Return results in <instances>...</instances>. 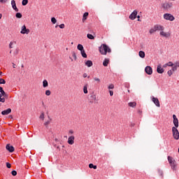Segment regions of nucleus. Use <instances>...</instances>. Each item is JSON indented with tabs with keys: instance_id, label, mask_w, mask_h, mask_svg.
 Instances as JSON below:
<instances>
[{
	"instance_id": "nucleus-1",
	"label": "nucleus",
	"mask_w": 179,
	"mask_h": 179,
	"mask_svg": "<svg viewBox=\"0 0 179 179\" xmlns=\"http://www.w3.org/2000/svg\"><path fill=\"white\" fill-rule=\"evenodd\" d=\"M99 51L101 55H107V52H111V48H110V47L106 44H102L99 48Z\"/></svg>"
},
{
	"instance_id": "nucleus-2",
	"label": "nucleus",
	"mask_w": 179,
	"mask_h": 179,
	"mask_svg": "<svg viewBox=\"0 0 179 179\" xmlns=\"http://www.w3.org/2000/svg\"><path fill=\"white\" fill-rule=\"evenodd\" d=\"M174 4L171 1H167L162 4V8L164 10H170V9L173 8Z\"/></svg>"
},
{
	"instance_id": "nucleus-3",
	"label": "nucleus",
	"mask_w": 179,
	"mask_h": 179,
	"mask_svg": "<svg viewBox=\"0 0 179 179\" xmlns=\"http://www.w3.org/2000/svg\"><path fill=\"white\" fill-rule=\"evenodd\" d=\"M164 19H165V20H169V22H173V20H176V17H174V15L170 13L164 14Z\"/></svg>"
},
{
	"instance_id": "nucleus-4",
	"label": "nucleus",
	"mask_w": 179,
	"mask_h": 179,
	"mask_svg": "<svg viewBox=\"0 0 179 179\" xmlns=\"http://www.w3.org/2000/svg\"><path fill=\"white\" fill-rule=\"evenodd\" d=\"M172 134H173V136L174 138V139H176V141L179 140V132H178V129H177V127H172Z\"/></svg>"
},
{
	"instance_id": "nucleus-5",
	"label": "nucleus",
	"mask_w": 179,
	"mask_h": 179,
	"mask_svg": "<svg viewBox=\"0 0 179 179\" xmlns=\"http://www.w3.org/2000/svg\"><path fill=\"white\" fill-rule=\"evenodd\" d=\"M21 34H29V33H30V29H27L26 27V25H23L21 27V31H20Z\"/></svg>"
},
{
	"instance_id": "nucleus-6",
	"label": "nucleus",
	"mask_w": 179,
	"mask_h": 179,
	"mask_svg": "<svg viewBox=\"0 0 179 179\" xmlns=\"http://www.w3.org/2000/svg\"><path fill=\"white\" fill-rule=\"evenodd\" d=\"M173 124L175 127L174 128H178L179 124H178V119L177 118V116L176 115H173Z\"/></svg>"
},
{
	"instance_id": "nucleus-7",
	"label": "nucleus",
	"mask_w": 179,
	"mask_h": 179,
	"mask_svg": "<svg viewBox=\"0 0 179 179\" xmlns=\"http://www.w3.org/2000/svg\"><path fill=\"white\" fill-rule=\"evenodd\" d=\"M137 15H138V11L135 10L131 13V14L129 15V19H131V20H135V19H136Z\"/></svg>"
},
{
	"instance_id": "nucleus-8",
	"label": "nucleus",
	"mask_w": 179,
	"mask_h": 179,
	"mask_svg": "<svg viewBox=\"0 0 179 179\" xmlns=\"http://www.w3.org/2000/svg\"><path fill=\"white\" fill-rule=\"evenodd\" d=\"M67 143H69V145H73V143H75V136H69L68 138Z\"/></svg>"
},
{
	"instance_id": "nucleus-9",
	"label": "nucleus",
	"mask_w": 179,
	"mask_h": 179,
	"mask_svg": "<svg viewBox=\"0 0 179 179\" xmlns=\"http://www.w3.org/2000/svg\"><path fill=\"white\" fill-rule=\"evenodd\" d=\"M6 149L10 153L15 152V148H13V145H10V144H7L6 146Z\"/></svg>"
},
{
	"instance_id": "nucleus-10",
	"label": "nucleus",
	"mask_w": 179,
	"mask_h": 179,
	"mask_svg": "<svg viewBox=\"0 0 179 179\" xmlns=\"http://www.w3.org/2000/svg\"><path fill=\"white\" fill-rule=\"evenodd\" d=\"M154 27H155V31H163V30H164V27H163V26H162V25H160V24H155V26H154Z\"/></svg>"
},
{
	"instance_id": "nucleus-11",
	"label": "nucleus",
	"mask_w": 179,
	"mask_h": 179,
	"mask_svg": "<svg viewBox=\"0 0 179 179\" xmlns=\"http://www.w3.org/2000/svg\"><path fill=\"white\" fill-rule=\"evenodd\" d=\"M11 5H12L13 9H14L15 12H19V8L16 7V1L15 0L11 1Z\"/></svg>"
},
{
	"instance_id": "nucleus-12",
	"label": "nucleus",
	"mask_w": 179,
	"mask_h": 179,
	"mask_svg": "<svg viewBox=\"0 0 179 179\" xmlns=\"http://www.w3.org/2000/svg\"><path fill=\"white\" fill-rule=\"evenodd\" d=\"M145 71L148 73V75H152V73H153V70L152 69V67L149 66L145 67Z\"/></svg>"
},
{
	"instance_id": "nucleus-13",
	"label": "nucleus",
	"mask_w": 179,
	"mask_h": 179,
	"mask_svg": "<svg viewBox=\"0 0 179 179\" xmlns=\"http://www.w3.org/2000/svg\"><path fill=\"white\" fill-rule=\"evenodd\" d=\"M152 101H153L154 104H155V106H157V107H160V101H159V99H157L156 97H152Z\"/></svg>"
},
{
	"instance_id": "nucleus-14",
	"label": "nucleus",
	"mask_w": 179,
	"mask_h": 179,
	"mask_svg": "<svg viewBox=\"0 0 179 179\" xmlns=\"http://www.w3.org/2000/svg\"><path fill=\"white\" fill-rule=\"evenodd\" d=\"M170 165L173 171H176V170H177V162H176V160H173V162L170 164Z\"/></svg>"
},
{
	"instance_id": "nucleus-15",
	"label": "nucleus",
	"mask_w": 179,
	"mask_h": 179,
	"mask_svg": "<svg viewBox=\"0 0 179 179\" xmlns=\"http://www.w3.org/2000/svg\"><path fill=\"white\" fill-rule=\"evenodd\" d=\"M12 113V109L8 108L7 110H3L1 112L2 115H8V114H10Z\"/></svg>"
},
{
	"instance_id": "nucleus-16",
	"label": "nucleus",
	"mask_w": 179,
	"mask_h": 179,
	"mask_svg": "<svg viewBox=\"0 0 179 179\" xmlns=\"http://www.w3.org/2000/svg\"><path fill=\"white\" fill-rule=\"evenodd\" d=\"M159 34L163 37H170V33L164 32V31H160Z\"/></svg>"
},
{
	"instance_id": "nucleus-17",
	"label": "nucleus",
	"mask_w": 179,
	"mask_h": 179,
	"mask_svg": "<svg viewBox=\"0 0 179 179\" xmlns=\"http://www.w3.org/2000/svg\"><path fill=\"white\" fill-rule=\"evenodd\" d=\"M157 72H158V73H163V72H164V69H163L161 65H158Z\"/></svg>"
},
{
	"instance_id": "nucleus-18",
	"label": "nucleus",
	"mask_w": 179,
	"mask_h": 179,
	"mask_svg": "<svg viewBox=\"0 0 179 179\" xmlns=\"http://www.w3.org/2000/svg\"><path fill=\"white\" fill-rule=\"evenodd\" d=\"M110 64V59L106 58L104 59L103 62V66H108V64Z\"/></svg>"
},
{
	"instance_id": "nucleus-19",
	"label": "nucleus",
	"mask_w": 179,
	"mask_h": 179,
	"mask_svg": "<svg viewBox=\"0 0 179 179\" xmlns=\"http://www.w3.org/2000/svg\"><path fill=\"white\" fill-rule=\"evenodd\" d=\"M87 16H89V13L85 12L83 14V19H82V21H83V23H85V21L87 19Z\"/></svg>"
},
{
	"instance_id": "nucleus-20",
	"label": "nucleus",
	"mask_w": 179,
	"mask_h": 179,
	"mask_svg": "<svg viewBox=\"0 0 179 179\" xmlns=\"http://www.w3.org/2000/svg\"><path fill=\"white\" fill-rule=\"evenodd\" d=\"M85 65L86 66H88V68H90V66H93V62H92L91 60H87L85 62Z\"/></svg>"
},
{
	"instance_id": "nucleus-21",
	"label": "nucleus",
	"mask_w": 179,
	"mask_h": 179,
	"mask_svg": "<svg viewBox=\"0 0 179 179\" xmlns=\"http://www.w3.org/2000/svg\"><path fill=\"white\" fill-rule=\"evenodd\" d=\"M0 96H3V97H6L8 98V94H6V92H5V91L3 90L2 91L0 92Z\"/></svg>"
},
{
	"instance_id": "nucleus-22",
	"label": "nucleus",
	"mask_w": 179,
	"mask_h": 179,
	"mask_svg": "<svg viewBox=\"0 0 179 179\" xmlns=\"http://www.w3.org/2000/svg\"><path fill=\"white\" fill-rule=\"evenodd\" d=\"M168 162L169 164H171V163H174V159L171 156H168Z\"/></svg>"
},
{
	"instance_id": "nucleus-23",
	"label": "nucleus",
	"mask_w": 179,
	"mask_h": 179,
	"mask_svg": "<svg viewBox=\"0 0 179 179\" xmlns=\"http://www.w3.org/2000/svg\"><path fill=\"white\" fill-rule=\"evenodd\" d=\"M43 87H48V81H47V80H44L43 81Z\"/></svg>"
},
{
	"instance_id": "nucleus-24",
	"label": "nucleus",
	"mask_w": 179,
	"mask_h": 179,
	"mask_svg": "<svg viewBox=\"0 0 179 179\" xmlns=\"http://www.w3.org/2000/svg\"><path fill=\"white\" fill-rule=\"evenodd\" d=\"M88 86L89 85L87 84L83 87V92H84L85 94H87V93H88V91H87Z\"/></svg>"
},
{
	"instance_id": "nucleus-25",
	"label": "nucleus",
	"mask_w": 179,
	"mask_h": 179,
	"mask_svg": "<svg viewBox=\"0 0 179 179\" xmlns=\"http://www.w3.org/2000/svg\"><path fill=\"white\" fill-rule=\"evenodd\" d=\"M128 105H129V107H136V102L135 101L129 102Z\"/></svg>"
},
{
	"instance_id": "nucleus-26",
	"label": "nucleus",
	"mask_w": 179,
	"mask_h": 179,
	"mask_svg": "<svg viewBox=\"0 0 179 179\" xmlns=\"http://www.w3.org/2000/svg\"><path fill=\"white\" fill-rule=\"evenodd\" d=\"M78 50H79V51H83V50H85L83 48V45L82 44H78L77 46Z\"/></svg>"
},
{
	"instance_id": "nucleus-27",
	"label": "nucleus",
	"mask_w": 179,
	"mask_h": 179,
	"mask_svg": "<svg viewBox=\"0 0 179 179\" xmlns=\"http://www.w3.org/2000/svg\"><path fill=\"white\" fill-rule=\"evenodd\" d=\"M81 55L83 57V58H87V55H86V52H85V50H81Z\"/></svg>"
},
{
	"instance_id": "nucleus-28",
	"label": "nucleus",
	"mask_w": 179,
	"mask_h": 179,
	"mask_svg": "<svg viewBox=\"0 0 179 179\" xmlns=\"http://www.w3.org/2000/svg\"><path fill=\"white\" fill-rule=\"evenodd\" d=\"M139 57H141V58H145V52L143 51H140L138 53Z\"/></svg>"
},
{
	"instance_id": "nucleus-29",
	"label": "nucleus",
	"mask_w": 179,
	"mask_h": 179,
	"mask_svg": "<svg viewBox=\"0 0 179 179\" xmlns=\"http://www.w3.org/2000/svg\"><path fill=\"white\" fill-rule=\"evenodd\" d=\"M87 38H89L90 40H94V36H93V35L90 34H87Z\"/></svg>"
},
{
	"instance_id": "nucleus-30",
	"label": "nucleus",
	"mask_w": 179,
	"mask_h": 179,
	"mask_svg": "<svg viewBox=\"0 0 179 179\" xmlns=\"http://www.w3.org/2000/svg\"><path fill=\"white\" fill-rule=\"evenodd\" d=\"M89 167L90 169H94V170H96V169H97V166L94 165L93 164H90Z\"/></svg>"
},
{
	"instance_id": "nucleus-31",
	"label": "nucleus",
	"mask_w": 179,
	"mask_h": 179,
	"mask_svg": "<svg viewBox=\"0 0 179 179\" xmlns=\"http://www.w3.org/2000/svg\"><path fill=\"white\" fill-rule=\"evenodd\" d=\"M156 32V29H155V27L151 28L149 31L150 34H153V33Z\"/></svg>"
},
{
	"instance_id": "nucleus-32",
	"label": "nucleus",
	"mask_w": 179,
	"mask_h": 179,
	"mask_svg": "<svg viewBox=\"0 0 179 179\" xmlns=\"http://www.w3.org/2000/svg\"><path fill=\"white\" fill-rule=\"evenodd\" d=\"M22 3L23 6H26V4L29 3V0H22Z\"/></svg>"
},
{
	"instance_id": "nucleus-33",
	"label": "nucleus",
	"mask_w": 179,
	"mask_h": 179,
	"mask_svg": "<svg viewBox=\"0 0 179 179\" xmlns=\"http://www.w3.org/2000/svg\"><path fill=\"white\" fill-rule=\"evenodd\" d=\"M15 17H16L17 19L22 18V13H17L16 15H15Z\"/></svg>"
},
{
	"instance_id": "nucleus-34",
	"label": "nucleus",
	"mask_w": 179,
	"mask_h": 179,
	"mask_svg": "<svg viewBox=\"0 0 179 179\" xmlns=\"http://www.w3.org/2000/svg\"><path fill=\"white\" fill-rule=\"evenodd\" d=\"M51 22H52V23L53 24H55V23H57V19H56L55 17H52L51 18Z\"/></svg>"
},
{
	"instance_id": "nucleus-35",
	"label": "nucleus",
	"mask_w": 179,
	"mask_h": 179,
	"mask_svg": "<svg viewBox=\"0 0 179 179\" xmlns=\"http://www.w3.org/2000/svg\"><path fill=\"white\" fill-rule=\"evenodd\" d=\"M45 94L46 96H51V91L50 90H46Z\"/></svg>"
},
{
	"instance_id": "nucleus-36",
	"label": "nucleus",
	"mask_w": 179,
	"mask_h": 179,
	"mask_svg": "<svg viewBox=\"0 0 179 179\" xmlns=\"http://www.w3.org/2000/svg\"><path fill=\"white\" fill-rule=\"evenodd\" d=\"M6 83V81L3 78H0V85H5Z\"/></svg>"
},
{
	"instance_id": "nucleus-37",
	"label": "nucleus",
	"mask_w": 179,
	"mask_h": 179,
	"mask_svg": "<svg viewBox=\"0 0 179 179\" xmlns=\"http://www.w3.org/2000/svg\"><path fill=\"white\" fill-rule=\"evenodd\" d=\"M0 102L1 103H5V96H2L0 95Z\"/></svg>"
},
{
	"instance_id": "nucleus-38",
	"label": "nucleus",
	"mask_w": 179,
	"mask_h": 179,
	"mask_svg": "<svg viewBox=\"0 0 179 179\" xmlns=\"http://www.w3.org/2000/svg\"><path fill=\"white\" fill-rule=\"evenodd\" d=\"M108 89L109 90H111L114 89V85L113 84H110L109 86L108 87Z\"/></svg>"
},
{
	"instance_id": "nucleus-39",
	"label": "nucleus",
	"mask_w": 179,
	"mask_h": 179,
	"mask_svg": "<svg viewBox=\"0 0 179 179\" xmlns=\"http://www.w3.org/2000/svg\"><path fill=\"white\" fill-rule=\"evenodd\" d=\"M39 118H40L41 120H42L43 121H44V118H45V117H44V113H42L41 114V115L39 116Z\"/></svg>"
},
{
	"instance_id": "nucleus-40",
	"label": "nucleus",
	"mask_w": 179,
	"mask_h": 179,
	"mask_svg": "<svg viewBox=\"0 0 179 179\" xmlns=\"http://www.w3.org/2000/svg\"><path fill=\"white\" fill-rule=\"evenodd\" d=\"M72 57L75 59V61H76L77 57H76V53H75V52H72Z\"/></svg>"
},
{
	"instance_id": "nucleus-41",
	"label": "nucleus",
	"mask_w": 179,
	"mask_h": 179,
	"mask_svg": "<svg viewBox=\"0 0 179 179\" xmlns=\"http://www.w3.org/2000/svg\"><path fill=\"white\" fill-rule=\"evenodd\" d=\"M15 44V43L13 42H10L9 43V48H13V45Z\"/></svg>"
},
{
	"instance_id": "nucleus-42",
	"label": "nucleus",
	"mask_w": 179,
	"mask_h": 179,
	"mask_svg": "<svg viewBox=\"0 0 179 179\" xmlns=\"http://www.w3.org/2000/svg\"><path fill=\"white\" fill-rule=\"evenodd\" d=\"M167 74L169 75V76H171V75H173V71L172 70H169L167 72Z\"/></svg>"
},
{
	"instance_id": "nucleus-43",
	"label": "nucleus",
	"mask_w": 179,
	"mask_h": 179,
	"mask_svg": "<svg viewBox=\"0 0 179 179\" xmlns=\"http://www.w3.org/2000/svg\"><path fill=\"white\" fill-rule=\"evenodd\" d=\"M11 174H12V176H15L17 175V172L16 171H12Z\"/></svg>"
},
{
	"instance_id": "nucleus-44",
	"label": "nucleus",
	"mask_w": 179,
	"mask_h": 179,
	"mask_svg": "<svg viewBox=\"0 0 179 179\" xmlns=\"http://www.w3.org/2000/svg\"><path fill=\"white\" fill-rule=\"evenodd\" d=\"M168 66H173L174 64H173L171 62H169L168 63H166Z\"/></svg>"
},
{
	"instance_id": "nucleus-45",
	"label": "nucleus",
	"mask_w": 179,
	"mask_h": 179,
	"mask_svg": "<svg viewBox=\"0 0 179 179\" xmlns=\"http://www.w3.org/2000/svg\"><path fill=\"white\" fill-rule=\"evenodd\" d=\"M172 71H173V72H176V71H177V67L175 66L174 65L172 66Z\"/></svg>"
},
{
	"instance_id": "nucleus-46",
	"label": "nucleus",
	"mask_w": 179,
	"mask_h": 179,
	"mask_svg": "<svg viewBox=\"0 0 179 179\" xmlns=\"http://www.w3.org/2000/svg\"><path fill=\"white\" fill-rule=\"evenodd\" d=\"M73 134H74L73 130V129H70V130L69 131V135H73Z\"/></svg>"
},
{
	"instance_id": "nucleus-47",
	"label": "nucleus",
	"mask_w": 179,
	"mask_h": 179,
	"mask_svg": "<svg viewBox=\"0 0 179 179\" xmlns=\"http://www.w3.org/2000/svg\"><path fill=\"white\" fill-rule=\"evenodd\" d=\"M59 27L60 29H65V24H64L59 25Z\"/></svg>"
},
{
	"instance_id": "nucleus-48",
	"label": "nucleus",
	"mask_w": 179,
	"mask_h": 179,
	"mask_svg": "<svg viewBox=\"0 0 179 179\" xmlns=\"http://www.w3.org/2000/svg\"><path fill=\"white\" fill-rule=\"evenodd\" d=\"M94 80H95V82H98V83H100V80L99 78H94Z\"/></svg>"
},
{
	"instance_id": "nucleus-49",
	"label": "nucleus",
	"mask_w": 179,
	"mask_h": 179,
	"mask_svg": "<svg viewBox=\"0 0 179 179\" xmlns=\"http://www.w3.org/2000/svg\"><path fill=\"white\" fill-rule=\"evenodd\" d=\"M8 2V0H0L1 3H6Z\"/></svg>"
},
{
	"instance_id": "nucleus-50",
	"label": "nucleus",
	"mask_w": 179,
	"mask_h": 179,
	"mask_svg": "<svg viewBox=\"0 0 179 179\" xmlns=\"http://www.w3.org/2000/svg\"><path fill=\"white\" fill-rule=\"evenodd\" d=\"M6 167H7V169H10V167H11L10 164L8 163V162H7V163H6Z\"/></svg>"
},
{
	"instance_id": "nucleus-51",
	"label": "nucleus",
	"mask_w": 179,
	"mask_h": 179,
	"mask_svg": "<svg viewBox=\"0 0 179 179\" xmlns=\"http://www.w3.org/2000/svg\"><path fill=\"white\" fill-rule=\"evenodd\" d=\"M176 68H179V62H176L173 64Z\"/></svg>"
},
{
	"instance_id": "nucleus-52",
	"label": "nucleus",
	"mask_w": 179,
	"mask_h": 179,
	"mask_svg": "<svg viewBox=\"0 0 179 179\" xmlns=\"http://www.w3.org/2000/svg\"><path fill=\"white\" fill-rule=\"evenodd\" d=\"M50 121H47V122H45V123H44V125L45 126V127H47V125H49V124H50Z\"/></svg>"
},
{
	"instance_id": "nucleus-53",
	"label": "nucleus",
	"mask_w": 179,
	"mask_h": 179,
	"mask_svg": "<svg viewBox=\"0 0 179 179\" xmlns=\"http://www.w3.org/2000/svg\"><path fill=\"white\" fill-rule=\"evenodd\" d=\"M109 93H110V96H113V94H114V92H113L111 90L109 91Z\"/></svg>"
},
{
	"instance_id": "nucleus-54",
	"label": "nucleus",
	"mask_w": 179,
	"mask_h": 179,
	"mask_svg": "<svg viewBox=\"0 0 179 179\" xmlns=\"http://www.w3.org/2000/svg\"><path fill=\"white\" fill-rule=\"evenodd\" d=\"M167 66H169L167 65V63H166V64H165L163 66V68H167Z\"/></svg>"
},
{
	"instance_id": "nucleus-55",
	"label": "nucleus",
	"mask_w": 179,
	"mask_h": 179,
	"mask_svg": "<svg viewBox=\"0 0 179 179\" xmlns=\"http://www.w3.org/2000/svg\"><path fill=\"white\" fill-rule=\"evenodd\" d=\"M83 78H87V73H84L83 74Z\"/></svg>"
},
{
	"instance_id": "nucleus-56",
	"label": "nucleus",
	"mask_w": 179,
	"mask_h": 179,
	"mask_svg": "<svg viewBox=\"0 0 179 179\" xmlns=\"http://www.w3.org/2000/svg\"><path fill=\"white\" fill-rule=\"evenodd\" d=\"M3 90V88L2 87H0V92Z\"/></svg>"
},
{
	"instance_id": "nucleus-57",
	"label": "nucleus",
	"mask_w": 179,
	"mask_h": 179,
	"mask_svg": "<svg viewBox=\"0 0 179 179\" xmlns=\"http://www.w3.org/2000/svg\"><path fill=\"white\" fill-rule=\"evenodd\" d=\"M0 19H2V14L0 13Z\"/></svg>"
},
{
	"instance_id": "nucleus-58",
	"label": "nucleus",
	"mask_w": 179,
	"mask_h": 179,
	"mask_svg": "<svg viewBox=\"0 0 179 179\" xmlns=\"http://www.w3.org/2000/svg\"><path fill=\"white\" fill-rule=\"evenodd\" d=\"M137 17H138V19H139V17H141V16L138 15Z\"/></svg>"
},
{
	"instance_id": "nucleus-59",
	"label": "nucleus",
	"mask_w": 179,
	"mask_h": 179,
	"mask_svg": "<svg viewBox=\"0 0 179 179\" xmlns=\"http://www.w3.org/2000/svg\"><path fill=\"white\" fill-rule=\"evenodd\" d=\"M11 53H12V50L10 51V54H11Z\"/></svg>"
},
{
	"instance_id": "nucleus-60",
	"label": "nucleus",
	"mask_w": 179,
	"mask_h": 179,
	"mask_svg": "<svg viewBox=\"0 0 179 179\" xmlns=\"http://www.w3.org/2000/svg\"><path fill=\"white\" fill-rule=\"evenodd\" d=\"M22 68H24V66H23V64L22 65Z\"/></svg>"
},
{
	"instance_id": "nucleus-61",
	"label": "nucleus",
	"mask_w": 179,
	"mask_h": 179,
	"mask_svg": "<svg viewBox=\"0 0 179 179\" xmlns=\"http://www.w3.org/2000/svg\"><path fill=\"white\" fill-rule=\"evenodd\" d=\"M0 75H2V72H0Z\"/></svg>"
},
{
	"instance_id": "nucleus-62",
	"label": "nucleus",
	"mask_w": 179,
	"mask_h": 179,
	"mask_svg": "<svg viewBox=\"0 0 179 179\" xmlns=\"http://www.w3.org/2000/svg\"><path fill=\"white\" fill-rule=\"evenodd\" d=\"M138 22H140V21H141V20H139V19H138Z\"/></svg>"
},
{
	"instance_id": "nucleus-63",
	"label": "nucleus",
	"mask_w": 179,
	"mask_h": 179,
	"mask_svg": "<svg viewBox=\"0 0 179 179\" xmlns=\"http://www.w3.org/2000/svg\"><path fill=\"white\" fill-rule=\"evenodd\" d=\"M13 68H16V67L15 66V65H13Z\"/></svg>"
}]
</instances>
